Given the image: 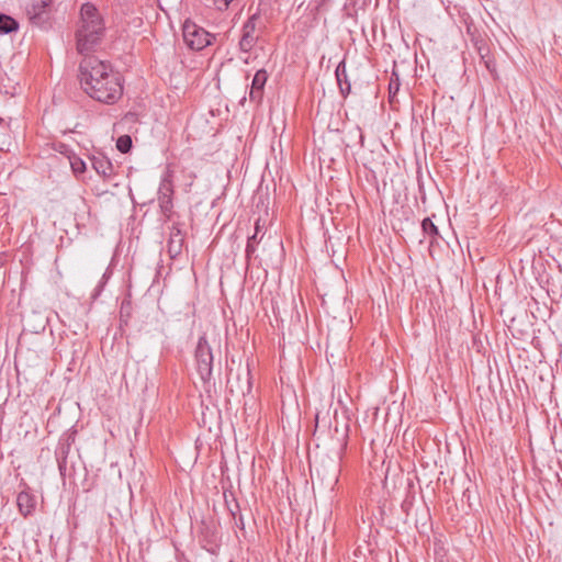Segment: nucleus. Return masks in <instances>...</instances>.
<instances>
[{
  "label": "nucleus",
  "instance_id": "423d86ee",
  "mask_svg": "<svg viewBox=\"0 0 562 562\" xmlns=\"http://www.w3.org/2000/svg\"><path fill=\"white\" fill-rule=\"evenodd\" d=\"M52 0H31L26 5L30 22L38 27L46 29L50 19Z\"/></svg>",
  "mask_w": 562,
  "mask_h": 562
},
{
  "label": "nucleus",
  "instance_id": "6ab92c4d",
  "mask_svg": "<svg viewBox=\"0 0 562 562\" xmlns=\"http://www.w3.org/2000/svg\"><path fill=\"white\" fill-rule=\"evenodd\" d=\"M226 505L228 507V510L234 519H236L237 513H239V505L234 501V507L229 505V503L226 501Z\"/></svg>",
  "mask_w": 562,
  "mask_h": 562
},
{
  "label": "nucleus",
  "instance_id": "5701e85b",
  "mask_svg": "<svg viewBox=\"0 0 562 562\" xmlns=\"http://www.w3.org/2000/svg\"><path fill=\"white\" fill-rule=\"evenodd\" d=\"M247 376H248V378L250 376V370H249V369H247ZM247 383H248V387H247V389H248V391H249V390H250V387H251V386H250V382H249V380L247 381Z\"/></svg>",
  "mask_w": 562,
  "mask_h": 562
},
{
  "label": "nucleus",
  "instance_id": "f8f14e48",
  "mask_svg": "<svg viewBox=\"0 0 562 562\" xmlns=\"http://www.w3.org/2000/svg\"><path fill=\"white\" fill-rule=\"evenodd\" d=\"M92 167L98 175L102 176L105 179L114 176V167L112 162L104 156L93 157Z\"/></svg>",
  "mask_w": 562,
  "mask_h": 562
},
{
  "label": "nucleus",
  "instance_id": "39448f33",
  "mask_svg": "<svg viewBox=\"0 0 562 562\" xmlns=\"http://www.w3.org/2000/svg\"><path fill=\"white\" fill-rule=\"evenodd\" d=\"M182 33L186 44L193 50L205 48L214 40V35L191 22L184 23Z\"/></svg>",
  "mask_w": 562,
  "mask_h": 562
},
{
  "label": "nucleus",
  "instance_id": "1a4fd4ad",
  "mask_svg": "<svg viewBox=\"0 0 562 562\" xmlns=\"http://www.w3.org/2000/svg\"><path fill=\"white\" fill-rule=\"evenodd\" d=\"M16 505L19 508V512L24 517H27L31 515L36 506V499L33 494H31L29 491H22L18 494L16 497Z\"/></svg>",
  "mask_w": 562,
  "mask_h": 562
},
{
  "label": "nucleus",
  "instance_id": "f3484780",
  "mask_svg": "<svg viewBox=\"0 0 562 562\" xmlns=\"http://www.w3.org/2000/svg\"><path fill=\"white\" fill-rule=\"evenodd\" d=\"M69 161L75 175H81L86 171V162L80 157H69Z\"/></svg>",
  "mask_w": 562,
  "mask_h": 562
},
{
  "label": "nucleus",
  "instance_id": "aec40b11",
  "mask_svg": "<svg viewBox=\"0 0 562 562\" xmlns=\"http://www.w3.org/2000/svg\"><path fill=\"white\" fill-rule=\"evenodd\" d=\"M68 450H69V446H67L66 448L65 447H61L60 448V452L64 454V461L63 462H59V469L60 471L64 469L65 467V459H66V454L68 453Z\"/></svg>",
  "mask_w": 562,
  "mask_h": 562
},
{
  "label": "nucleus",
  "instance_id": "4468645a",
  "mask_svg": "<svg viewBox=\"0 0 562 562\" xmlns=\"http://www.w3.org/2000/svg\"><path fill=\"white\" fill-rule=\"evenodd\" d=\"M19 30V22L12 16L0 13V33L10 34Z\"/></svg>",
  "mask_w": 562,
  "mask_h": 562
},
{
  "label": "nucleus",
  "instance_id": "7ed1b4c3",
  "mask_svg": "<svg viewBox=\"0 0 562 562\" xmlns=\"http://www.w3.org/2000/svg\"><path fill=\"white\" fill-rule=\"evenodd\" d=\"M194 360L196 371L201 380L203 383H209L213 376L214 356L205 335L201 336L198 340L194 351Z\"/></svg>",
  "mask_w": 562,
  "mask_h": 562
},
{
  "label": "nucleus",
  "instance_id": "f03ea898",
  "mask_svg": "<svg viewBox=\"0 0 562 562\" xmlns=\"http://www.w3.org/2000/svg\"><path fill=\"white\" fill-rule=\"evenodd\" d=\"M105 34V24L94 4L86 2L80 8V24L76 32L77 50L88 53L101 44Z\"/></svg>",
  "mask_w": 562,
  "mask_h": 562
},
{
  "label": "nucleus",
  "instance_id": "412c9836",
  "mask_svg": "<svg viewBox=\"0 0 562 562\" xmlns=\"http://www.w3.org/2000/svg\"><path fill=\"white\" fill-rule=\"evenodd\" d=\"M398 88H400L398 79H396V82H394V81L390 82V93L393 92V89H394V93H395L398 90Z\"/></svg>",
  "mask_w": 562,
  "mask_h": 562
},
{
  "label": "nucleus",
  "instance_id": "2eb2a0df",
  "mask_svg": "<svg viewBox=\"0 0 562 562\" xmlns=\"http://www.w3.org/2000/svg\"><path fill=\"white\" fill-rule=\"evenodd\" d=\"M422 231H423L424 235L431 237V241H430L431 244H432L434 239L439 236V229L434 224V222L431 221L430 217H426L423 220Z\"/></svg>",
  "mask_w": 562,
  "mask_h": 562
},
{
  "label": "nucleus",
  "instance_id": "20e7f679",
  "mask_svg": "<svg viewBox=\"0 0 562 562\" xmlns=\"http://www.w3.org/2000/svg\"><path fill=\"white\" fill-rule=\"evenodd\" d=\"M173 193L175 186L172 172L168 170L162 176L157 192V201L160 212L168 221H170L173 215Z\"/></svg>",
  "mask_w": 562,
  "mask_h": 562
},
{
  "label": "nucleus",
  "instance_id": "6e6552de",
  "mask_svg": "<svg viewBox=\"0 0 562 562\" xmlns=\"http://www.w3.org/2000/svg\"><path fill=\"white\" fill-rule=\"evenodd\" d=\"M267 80H268V74H267L266 69L257 70V72L255 74L252 81H251V87H250V92H249L250 101L259 103L262 100L263 89H265Z\"/></svg>",
  "mask_w": 562,
  "mask_h": 562
},
{
  "label": "nucleus",
  "instance_id": "f257e3e1",
  "mask_svg": "<svg viewBox=\"0 0 562 562\" xmlns=\"http://www.w3.org/2000/svg\"><path fill=\"white\" fill-rule=\"evenodd\" d=\"M79 79L82 90L101 103L114 104L123 94L120 72L93 55H87L80 61Z\"/></svg>",
  "mask_w": 562,
  "mask_h": 562
},
{
  "label": "nucleus",
  "instance_id": "9d476101",
  "mask_svg": "<svg viewBox=\"0 0 562 562\" xmlns=\"http://www.w3.org/2000/svg\"><path fill=\"white\" fill-rule=\"evenodd\" d=\"M184 243V234L181 232L178 225H172L170 238L168 240V251L171 257H176L181 252Z\"/></svg>",
  "mask_w": 562,
  "mask_h": 562
},
{
  "label": "nucleus",
  "instance_id": "4be33fe9",
  "mask_svg": "<svg viewBox=\"0 0 562 562\" xmlns=\"http://www.w3.org/2000/svg\"><path fill=\"white\" fill-rule=\"evenodd\" d=\"M235 524L238 528L243 529L244 528V519H243V516L239 515L238 519L236 518L235 519Z\"/></svg>",
  "mask_w": 562,
  "mask_h": 562
},
{
  "label": "nucleus",
  "instance_id": "dca6fc26",
  "mask_svg": "<svg viewBox=\"0 0 562 562\" xmlns=\"http://www.w3.org/2000/svg\"><path fill=\"white\" fill-rule=\"evenodd\" d=\"M116 148L122 153L126 154L132 148V138L130 135H122L116 140Z\"/></svg>",
  "mask_w": 562,
  "mask_h": 562
},
{
  "label": "nucleus",
  "instance_id": "ddd939ff",
  "mask_svg": "<svg viewBox=\"0 0 562 562\" xmlns=\"http://www.w3.org/2000/svg\"><path fill=\"white\" fill-rule=\"evenodd\" d=\"M261 229H262V226L260 225V220H257L255 223V233H254V235L248 237V240H247L246 250H245L247 258H250L255 254L256 245L259 244L260 240L262 239L263 235H261L259 237Z\"/></svg>",
  "mask_w": 562,
  "mask_h": 562
},
{
  "label": "nucleus",
  "instance_id": "0eeeda50",
  "mask_svg": "<svg viewBox=\"0 0 562 562\" xmlns=\"http://www.w3.org/2000/svg\"><path fill=\"white\" fill-rule=\"evenodd\" d=\"M260 21V13L256 12L251 14L241 27V37L238 46L243 53H249L259 40V35L256 34L258 22Z\"/></svg>",
  "mask_w": 562,
  "mask_h": 562
},
{
  "label": "nucleus",
  "instance_id": "9b49d317",
  "mask_svg": "<svg viewBox=\"0 0 562 562\" xmlns=\"http://www.w3.org/2000/svg\"><path fill=\"white\" fill-rule=\"evenodd\" d=\"M335 76L340 93L342 94V97H347L350 93L351 85L350 81L348 80L345 59L341 60L336 67Z\"/></svg>",
  "mask_w": 562,
  "mask_h": 562
},
{
  "label": "nucleus",
  "instance_id": "a211bd4d",
  "mask_svg": "<svg viewBox=\"0 0 562 562\" xmlns=\"http://www.w3.org/2000/svg\"><path fill=\"white\" fill-rule=\"evenodd\" d=\"M233 1L234 0H214V4L217 10L223 11L226 10Z\"/></svg>",
  "mask_w": 562,
  "mask_h": 562
},
{
  "label": "nucleus",
  "instance_id": "b1692460",
  "mask_svg": "<svg viewBox=\"0 0 562 562\" xmlns=\"http://www.w3.org/2000/svg\"><path fill=\"white\" fill-rule=\"evenodd\" d=\"M345 438H347V435H345ZM344 440H345L344 441V448H345L347 446V440L346 439H344Z\"/></svg>",
  "mask_w": 562,
  "mask_h": 562
}]
</instances>
